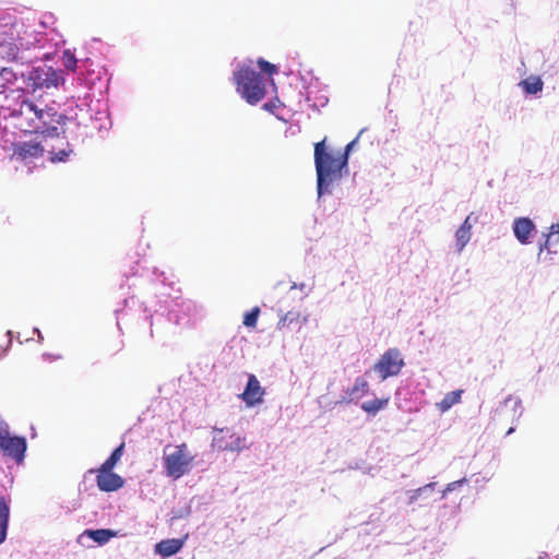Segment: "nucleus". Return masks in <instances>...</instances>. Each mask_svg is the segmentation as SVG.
<instances>
[{"label": "nucleus", "mask_w": 559, "mask_h": 559, "mask_svg": "<svg viewBox=\"0 0 559 559\" xmlns=\"http://www.w3.org/2000/svg\"><path fill=\"white\" fill-rule=\"evenodd\" d=\"M354 143L355 141L347 144L345 152L337 156L325 150V140L314 144V166L319 197L329 192L330 186L342 178L343 169L347 167L348 152Z\"/></svg>", "instance_id": "1"}, {"label": "nucleus", "mask_w": 559, "mask_h": 559, "mask_svg": "<svg viewBox=\"0 0 559 559\" xmlns=\"http://www.w3.org/2000/svg\"><path fill=\"white\" fill-rule=\"evenodd\" d=\"M237 92L250 105H255L266 95L264 76L249 67H242L234 73Z\"/></svg>", "instance_id": "2"}, {"label": "nucleus", "mask_w": 559, "mask_h": 559, "mask_svg": "<svg viewBox=\"0 0 559 559\" xmlns=\"http://www.w3.org/2000/svg\"><path fill=\"white\" fill-rule=\"evenodd\" d=\"M193 460L194 456L191 455L186 443L176 445L174 452L163 456L166 475L173 479L182 477L190 471Z\"/></svg>", "instance_id": "3"}, {"label": "nucleus", "mask_w": 559, "mask_h": 559, "mask_svg": "<svg viewBox=\"0 0 559 559\" xmlns=\"http://www.w3.org/2000/svg\"><path fill=\"white\" fill-rule=\"evenodd\" d=\"M211 447L218 452H240L249 448L247 439L229 428H215Z\"/></svg>", "instance_id": "4"}, {"label": "nucleus", "mask_w": 559, "mask_h": 559, "mask_svg": "<svg viewBox=\"0 0 559 559\" xmlns=\"http://www.w3.org/2000/svg\"><path fill=\"white\" fill-rule=\"evenodd\" d=\"M27 84L35 92L37 90L57 88L63 82L62 72L52 67L40 66L33 68L27 75Z\"/></svg>", "instance_id": "5"}, {"label": "nucleus", "mask_w": 559, "mask_h": 559, "mask_svg": "<svg viewBox=\"0 0 559 559\" xmlns=\"http://www.w3.org/2000/svg\"><path fill=\"white\" fill-rule=\"evenodd\" d=\"M38 126H34L33 133H40L45 136L55 138L59 136V126H63L69 118L64 115H59L53 108L45 107L39 108L37 112Z\"/></svg>", "instance_id": "6"}, {"label": "nucleus", "mask_w": 559, "mask_h": 559, "mask_svg": "<svg viewBox=\"0 0 559 559\" xmlns=\"http://www.w3.org/2000/svg\"><path fill=\"white\" fill-rule=\"evenodd\" d=\"M405 366L404 358L399 348L392 347L386 349L373 365V370L379 374L381 380L390 377H396Z\"/></svg>", "instance_id": "7"}, {"label": "nucleus", "mask_w": 559, "mask_h": 559, "mask_svg": "<svg viewBox=\"0 0 559 559\" xmlns=\"http://www.w3.org/2000/svg\"><path fill=\"white\" fill-rule=\"evenodd\" d=\"M33 35L28 27L12 14H0V41Z\"/></svg>", "instance_id": "8"}, {"label": "nucleus", "mask_w": 559, "mask_h": 559, "mask_svg": "<svg viewBox=\"0 0 559 559\" xmlns=\"http://www.w3.org/2000/svg\"><path fill=\"white\" fill-rule=\"evenodd\" d=\"M38 106L28 98H22L19 102V107L12 111V116L19 117L20 128L25 132L33 133L34 126H38L37 119Z\"/></svg>", "instance_id": "9"}, {"label": "nucleus", "mask_w": 559, "mask_h": 559, "mask_svg": "<svg viewBox=\"0 0 559 559\" xmlns=\"http://www.w3.org/2000/svg\"><path fill=\"white\" fill-rule=\"evenodd\" d=\"M38 106L28 98H22L19 102V107L12 111V116L19 117L20 128L25 132L33 133L34 126H38L37 119Z\"/></svg>", "instance_id": "10"}, {"label": "nucleus", "mask_w": 559, "mask_h": 559, "mask_svg": "<svg viewBox=\"0 0 559 559\" xmlns=\"http://www.w3.org/2000/svg\"><path fill=\"white\" fill-rule=\"evenodd\" d=\"M32 39L34 35L0 41V58L8 62L19 61L20 52L29 49L33 45Z\"/></svg>", "instance_id": "11"}, {"label": "nucleus", "mask_w": 559, "mask_h": 559, "mask_svg": "<svg viewBox=\"0 0 559 559\" xmlns=\"http://www.w3.org/2000/svg\"><path fill=\"white\" fill-rule=\"evenodd\" d=\"M0 449L16 463H22L26 451V439L17 436L10 437L8 433L0 439Z\"/></svg>", "instance_id": "12"}, {"label": "nucleus", "mask_w": 559, "mask_h": 559, "mask_svg": "<svg viewBox=\"0 0 559 559\" xmlns=\"http://www.w3.org/2000/svg\"><path fill=\"white\" fill-rule=\"evenodd\" d=\"M96 484L100 491H117L124 485V479L112 472V469L104 471V467L96 469Z\"/></svg>", "instance_id": "13"}, {"label": "nucleus", "mask_w": 559, "mask_h": 559, "mask_svg": "<svg viewBox=\"0 0 559 559\" xmlns=\"http://www.w3.org/2000/svg\"><path fill=\"white\" fill-rule=\"evenodd\" d=\"M523 412L524 407L521 399L512 395H509L497 409V414L508 419L511 424L516 423L523 415Z\"/></svg>", "instance_id": "14"}, {"label": "nucleus", "mask_w": 559, "mask_h": 559, "mask_svg": "<svg viewBox=\"0 0 559 559\" xmlns=\"http://www.w3.org/2000/svg\"><path fill=\"white\" fill-rule=\"evenodd\" d=\"M265 394L264 389L261 386L259 380L254 374H249L248 383L240 397L247 406H254L263 401Z\"/></svg>", "instance_id": "15"}, {"label": "nucleus", "mask_w": 559, "mask_h": 559, "mask_svg": "<svg viewBox=\"0 0 559 559\" xmlns=\"http://www.w3.org/2000/svg\"><path fill=\"white\" fill-rule=\"evenodd\" d=\"M43 153L44 148L38 142L16 143L13 148V155L22 160L39 157Z\"/></svg>", "instance_id": "16"}, {"label": "nucleus", "mask_w": 559, "mask_h": 559, "mask_svg": "<svg viewBox=\"0 0 559 559\" xmlns=\"http://www.w3.org/2000/svg\"><path fill=\"white\" fill-rule=\"evenodd\" d=\"M534 230L535 225L527 217H520L513 222V233L521 243H528L530 237Z\"/></svg>", "instance_id": "17"}, {"label": "nucleus", "mask_w": 559, "mask_h": 559, "mask_svg": "<svg viewBox=\"0 0 559 559\" xmlns=\"http://www.w3.org/2000/svg\"><path fill=\"white\" fill-rule=\"evenodd\" d=\"M369 392V383L362 378L355 379L354 385L346 391V396H343L338 403L348 404L355 400L365 396Z\"/></svg>", "instance_id": "18"}, {"label": "nucleus", "mask_w": 559, "mask_h": 559, "mask_svg": "<svg viewBox=\"0 0 559 559\" xmlns=\"http://www.w3.org/2000/svg\"><path fill=\"white\" fill-rule=\"evenodd\" d=\"M183 546V539L180 538H171L164 539L156 544L155 550L162 557H170L177 554Z\"/></svg>", "instance_id": "19"}, {"label": "nucleus", "mask_w": 559, "mask_h": 559, "mask_svg": "<svg viewBox=\"0 0 559 559\" xmlns=\"http://www.w3.org/2000/svg\"><path fill=\"white\" fill-rule=\"evenodd\" d=\"M545 241L539 246V257L544 253V251H547L548 253L556 252L552 250V246L559 243V223L551 224L548 233L545 234Z\"/></svg>", "instance_id": "20"}, {"label": "nucleus", "mask_w": 559, "mask_h": 559, "mask_svg": "<svg viewBox=\"0 0 559 559\" xmlns=\"http://www.w3.org/2000/svg\"><path fill=\"white\" fill-rule=\"evenodd\" d=\"M10 518V506L5 497L0 496V545L7 538V532L9 526Z\"/></svg>", "instance_id": "21"}, {"label": "nucleus", "mask_w": 559, "mask_h": 559, "mask_svg": "<svg viewBox=\"0 0 559 559\" xmlns=\"http://www.w3.org/2000/svg\"><path fill=\"white\" fill-rule=\"evenodd\" d=\"M301 314L297 310H289L284 316H282L277 322L278 330H287L293 325L300 328L301 325Z\"/></svg>", "instance_id": "22"}, {"label": "nucleus", "mask_w": 559, "mask_h": 559, "mask_svg": "<svg viewBox=\"0 0 559 559\" xmlns=\"http://www.w3.org/2000/svg\"><path fill=\"white\" fill-rule=\"evenodd\" d=\"M390 397L374 399L366 401L361 404V409L369 415H376L381 409H384L389 404Z\"/></svg>", "instance_id": "23"}, {"label": "nucleus", "mask_w": 559, "mask_h": 559, "mask_svg": "<svg viewBox=\"0 0 559 559\" xmlns=\"http://www.w3.org/2000/svg\"><path fill=\"white\" fill-rule=\"evenodd\" d=\"M85 534L99 545L106 544L110 538L117 535L116 532L106 528L87 530Z\"/></svg>", "instance_id": "24"}, {"label": "nucleus", "mask_w": 559, "mask_h": 559, "mask_svg": "<svg viewBox=\"0 0 559 559\" xmlns=\"http://www.w3.org/2000/svg\"><path fill=\"white\" fill-rule=\"evenodd\" d=\"M17 81L16 73L10 68L0 69V94Z\"/></svg>", "instance_id": "25"}, {"label": "nucleus", "mask_w": 559, "mask_h": 559, "mask_svg": "<svg viewBox=\"0 0 559 559\" xmlns=\"http://www.w3.org/2000/svg\"><path fill=\"white\" fill-rule=\"evenodd\" d=\"M462 393V390H456L445 394V396L439 403V408L442 412L450 409L454 404H457L461 401Z\"/></svg>", "instance_id": "26"}, {"label": "nucleus", "mask_w": 559, "mask_h": 559, "mask_svg": "<svg viewBox=\"0 0 559 559\" xmlns=\"http://www.w3.org/2000/svg\"><path fill=\"white\" fill-rule=\"evenodd\" d=\"M124 450V442H122L118 448H116L110 456L100 465L104 467V471L114 469L117 463L121 460Z\"/></svg>", "instance_id": "27"}, {"label": "nucleus", "mask_w": 559, "mask_h": 559, "mask_svg": "<svg viewBox=\"0 0 559 559\" xmlns=\"http://www.w3.org/2000/svg\"><path fill=\"white\" fill-rule=\"evenodd\" d=\"M524 91L528 94H536L543 90V81L538 76H530L521 82Z\"/></svg>", "instance_id": "28"}, {"label": "nucleus", "mask_w": 559, "mask_h": 559, "mask_svg": "<svg viewBox=\"0 0 559 559\" xmlns=\"http://www.w3.org/2000/svg\"><path fill=\"white\" fill-rule=\"evenodd\" d=\"M472 237V231L459 228L455 233V245L459 252L468 243Z\"/></svg>", "instance_id": "29"}, {"label": "nucleus", "mask_w": 559, "mask_h": 559, "mask_svg": "<svg viewBox=\"0 0 559 559\" xmlns=\"http://www.w3.org/2000/svg\"><path fill=\"white\" fill-rule=\"evenodd\" d=\"M260 316V308L253 307L250 311L246 312L243 316V325L250 329H254L257 326L258 318Z\"/></svg>", "instance_id": "30"}, {"label": "nucleus", "mask_w": 559, "mask_h": 559, "mask_svg": "<svg viewBox=\"0 0 559 559\" xmlns=\"http://www.w3.org/2000/svg\"><path fill=\"white\" fill-rule=\"evenodd\" d=\"M76 62H78V60H76L74 53L71 52V50L67 49L63 51L62 63L66 69L74 71L76 68Z\"/></svg>", "instance_id": "31"}, {"label": "nucleus", "mask_w": 559, "mask_h": 559, "mask_svg": "<svg viewBox=\"0 0 559 559\" xmlns=\"http://www.w3.org/2000/svg\"><path fill=\"white\" fill-rule=\"evenodd\" d=\"M258 64H259L260 69L263 72H265L269 76H272L273 74H275L277 72L276 66L264 60V59H259Z\"/></svg>", "instance_id": "32"}, {"label": "nucleus", "mask_w": 559, "mask_h": 559, "mask_svg": "<svg viewBox=\"0 0 559 559\" xmlns=\"http://www.w3.org/2000/svg\"><path fill=\"white\" fill-rule=\"evenodd\" d=\"M477 222H478V216L475 215L474 213H471L469 215H467V217L465 218L463 224L460 226V228L467 230V231H472L473 225L476 224Z\"/></svg>", "instance_id": "33"}, {"label": "nucleus", "mask_w": 559, "mask_h": 559, "mask_svg": "<svg viewBox=\"0 0 559 559\" xmlns=\"http://www.w3.org/2000/svg\"><path fill=\"white\" fill-rule=\"evenodd\" d=\"M71 152H72L71 150H69V151L60 150L59 152L53 153V155L51 156V160L52 162H64V160H67V158Z\"/></svg>", "instance_id": "34"}, {"label": "nucleus", "mask_w": 559, "mask_h": 559, "mask_svg": "<svg viewBox=\"0 0 559 559\" xmlns=\"http://www.w3.org/2000/svg\"><path fill=\"white\" fill-rule=\"evenodd\" d=\"M8 426L0 423V439H2L5 435H8Z\"/></svg>", "instance_id": "35"}, {"label": "nucleus", "mask_w": 559, "mask_h": 559, "mask_svg": "<svg viewBox=\"0 0 559 559\" xmlns=\"http://www.w3.org/2000/svg\"><path fill=\"white\" fill-rule=\"evenodd\" d=\"M263 107H264V109L272 111V109L274 108V105L272 103H266L263 105Z\"/></svg>", "instance_id": "36"}, {"label": "nucleus", "mask_w": 559, "mask_h": 559, "mask_svg": "<svg viewBox=\"0 0 559 559\" xmlns=\"http://www.w3.org/2000/svg\"><path fill=\"white\" fill-rule=\"evenodd\" d=\"M514 430H515V428H514V427H510V428L508 429V431H507V435H511V433H513V432H514Z\"/></svg>", "instance_id": "37"}, {"label": "nucleus", "mask_w": 559, "mask_h": 559, "mask_svg": "<svg viewBox=\"0 0 559 559\" xmlns=\"http://www.w3.org/2000/svg\"><path fill=\"white\" fill-rule=\"evenodd\" d=\"M423 489H424V488H418V489L416 490V493H419Z\"/></svg>", "instance_id": "38"}]
</instances>
